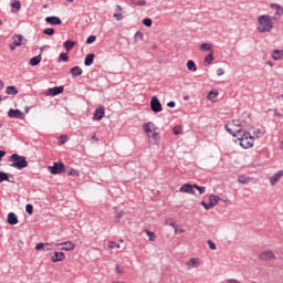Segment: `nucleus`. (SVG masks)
I'll use <instances>...</instances> for the list:
<instances>
[{
    "label": "nucleus",
    "instance_id": "obj_54",
    "mask_svg": "<svg viewBox=\"0 0 283 283\" xmlns=\"http://www.w3.org/2000/svg\"><path fill=\"white\" fill-rule=\"evenodd\" d=\"M224 74V70L223 69H218L217 70V76H222Z\"/></svg>",
    "mask_w": 283,
    "mask_h": 283
},
{
    "label": "nucleus",
    "instance_id": "obj_7",
    "mask_svg": "<svg viewBox=\"0 0 283 283\" xmlns=\"http://www.w3.org/2000/svg\"><path fill=\"white\" fill-rule=\"evenodd\" d=\"M150 109L156 114L163 109V104H160V99H158L156 96H153L150 99Z\"/></svg>",
    "mask_w": 283,
    "mask_h": 283
},
{
    "label": "nucleus",
    "instance_id": "obj_50",
    "mask_svg": "<svg viewBox=\"0 0 283 283\" xmlns=\"http://www.w3.org/2000/svg\"><path fill=\"white\" fill-rule=\"evenodd\" d=\"M208 245H209V249H211V251H216L217 247H216V243L211 240H208Z\"/></svg>",
    "mask_w": 283,
    "mask_h": 283
},
{
    "label": "nucleus",
    "instance_id": "obj_64",
    "mask_svg": "<svg viewBox=\"0 0 283 283\" xmlns=\"http://www.w3.org/2000/svg\"><path fill=\"white\" fill-rule=\"evenodd\" d=\"M92 140H95L96 143H98V138H96V135L92 136Z\"/></svg>",
    "mask_w": 283,
    "mask_h": 283
},
{
    "label": "nucleus",
    "instance_id": "obj_2",
    "mask_svg": "<svg viewBox=\"0 0 283 283\" xmlns=\"http://www.w3.org/2000/svg\"><path fill=\"white\" fill-rule=\"evenodd\" d=\"M9 163H12L10 167H13L14 169H25L28 167V159L25 157L19 155V154H13L8 158Z\"/></svg>",
    "mask_w": 283,
    "mask_h": 283
},
{
    "label": "nucleus",
    "instance_id": "obj_62",
    "mask_svg": "<svg viewBox=\"0 0 283 283\" xmlns=\"http://www.w3.org/2000/svg\"><path fill=\"white\" fill-rule=\"evenodd\" d=\"M177 233H185V229H178L177 228Z\"/></svg>",
    "mask_w": 283,
    "mask_h": 283
},
{
    "label": "nucleus",
    "instance_id": "obj_25",
    "mask_svg": "<svg viewBox=\"0 0 283 283\" xmlns=\"http://www.w3.org/2000/svg\"><path fill=\"white\" fill-rule=\"evenodd\" d=\"M213 45L209 44V43H202L200 46H199V50L200 52H213Z\"/></svg>",
    "mask_w": 283,
    "mask_h": 283
},
{
    "label": "nucleus",
    "instance_id": "obj_48",
    "mask_svg": "<svg viewBox=\"0 0 283 283\" xmlns=\"http://www.w3.org/2000/svg\"><path fill=\"white\" fill-rule=\"evenodd\" d=\"M165 224L172 227V229H175V233H178V226L176 223L174 222L169 223V221H165Z\"/></svg>",
    "mask_w": 283,
    "mask_h": 283
},
{
    "label": "nucleus",
    "instance_id": "obj_15",
    "mask_svg": "<svg viewBox=\"0 0 283 283\" xmlns=\"http://www.w3.org/2000/svg\"><path fill=\"white\" fill-rule=\"evenodd\" d=\"M283 177V170H279L276 174H274L271 178H270V184L272 185V187H275V185H277V182H280V178Z\"/></svg>",
    "mask_w": 283,
    "mask_h": 283
},
{
    "label": "nucleus",
    "instance_id": "obj_49",
    "mask_svg": "<svg viewBox=\"0 0 283 283\" xmlns=\"http://www.w3.org/2000/svg\"><path fill=\"white\" fill-rule=\"evenodd\" d=\"M268 112H273L274 116H277L279 118H283V115L280 112H277V109L269 108Z\"/></svg>",
    "mask_w": 283,
    "mask_h": 283
},
{
    "label": "nucleus",
    "instance_id": "obj_24",
    "mask_svg": "<svg viewBox=\"0 0 283 283\" xmlns=\"http://www.w3.org/2000/svg\"><path fill=\"white\" fill-rule=\"evenodd\" d=\"M270 7H271L273 10H275V17H282V14H283V8H282V6L276 4V3H272Z\"/></svg>",
    "mask_w": 283,
    "mask_h": 283
},
{
    "label": "nucleus",
    "instance_id": "obj_18",
    "mask_svg": "<svg viewBox=\"0 0 283 283\" xmlns=\"http://www.w3.org/2000/svg\"><path fill=\"white\" fill-rule=\"evenodd\" d=\"M7 222L11 226L19 224V218H17L14 212H10L7 218Z\"/></svg>",
    "mask_w": 283,
    "mask_h": 283
},
{
    "label": "nucleus",
    "instance_id": "obj_40",
    "mask_svg": "<svg viewBox=\"0 0 283 283\" xmlns=\"http://www.w3.org/2000/svg\"><path fill=\"white\" fill-rule=\"evenodd\" d=\"M113 17L115 21H123V19H125V17L123 15V12H117Z\"/></svg>",
    "mask_w": 283,
    "mask_h": 283
},
{
    "label": "nucleus",
    "instance_id": "obj_30",
    "mask_svg": "<svg viewBox=\"0 0 283 283\" xmlns=\"http://www.w3.org/2000/svg\"><path fill=\"white\" fill-rule=\"evenodd\" d=\"M207 98L208 101H211V103H216V98H218V91H210Z\"/></svg>",
    "mask_w": 283,
    "mask_h": 283
},
{
    "label": "nucleus",
    "instance_id": "obj_8",
    "mask_svg": "<svg viewBox=\"0 0 283 283\" xmlns=\"http://www.w3.org/2000/svg\"><path fill=\"white\" fill-rule=\"evenodd\" d=\"M54 247H62L61 248L62 251H74V249H76V244H74V242L72 241L54 243Z\"/></svg>",
    "mask_w": 283,
    "mask_h": 283
},
{
    "label": "nucleus",
    "instance_id": "obj_42",
    "mask_svg": "<svg viewBox=\"0 0 283 283\" xmlns=\"http://www.w3.org/2000/svg\"><path fill=\"white\" fill-rule=\"evenodd\" d=\"M172 132H174V135H175V136H178V134H182V127H180V126H175V127L172 128Z\"/></svg>",
    "mask_w": 283,
    "mask_h": 283
},
{
    "label": "nucleus",
    "instance_id": "obj_36",
    "mask_svg": "<svg viewBox=\"0 0 283 283\" xmlns=\"http://www.w3.org/2000/svg\"><path fill=\"white\" fill-rule=\"evenodd\" d=\"M193 188L197 189V191H199L200 196H202V193H205L207 191L206 187L202 186H198V185H193Z\"/></svg>",
    "mask_w": 283,
    "mask_h": 283
},
{
    "label": "nucleus",
    "instance_id": "obj_21",
    "mask_svg": "<svg viewBox=\"0 0 283 283\" xmlns=\"http://www.w3.org/2000/svg\"><path fill=\"white\" fill-rule=\"evenodd\" d=\"M94 59H96V55L94 53L87 54L84 60V65H86V67H90V65L94 64Z\"/></svg>",
    "mask_w": 283,
    "mask_h": 283
},
{
    "label": "nucleus",
    "instance_id": "obj_33",
    "mask_svg": "<svg viewBox=\"0 0 283 283\" xmlns=\"http://www.w3.org/2000/svg\"><path fill=\"white\" fill-rule=\"evenodd\" d=\"M238 182H240V185H249V182H251V178L245 176H239Z\"/></svg>",
    "mask_w": 283,
    "mask_h": 283
},
{
    "label": "nucleus",
    "instance_id": "obj_57",
    "mask_svg": "<svg viewBox=\"0 0 283 283\" xmlns=\"http://www.w3.org/2000/svg\"><path fill=\"white\" fill-rule=\"evenodd\" d=\"M116 12H123V7H120L119 4L116 6Z\"/></svg>",
    "mask_w": 283,
    "mask_h": 283
},
{
    "label": "nucleus",
    "instance_id": "obj_59",
    "mask_svg": "<svg viewBox=\"0 0 283 283\" xmlns=\"http://www.w3.org/2000/svg\"><path fill=\"white\" fill-rule=\"evenodd\" d=\"M6 156V151H3V150H0V163H1V160H2V158Z\"/></svg>",
    "mask_w": 283,
    "mask_h": 283
},
{
    "label": "nucleus",
    "instance_id": "obj_23",
    "mask_svg": "<svg viewBox=\"0 0 283 283\" xmlns=\"http://www.w3.org/2000/svg\"><path fill=\"white\" fill-rule=\"evenodd\" d=\"M143 129L145 132V134H147L148 138L149 135L151 134L153 129H154V123L149 122L143 125Z\"/></svg>",
    "mask_w": 283,
    "mask_h": 283
},
{
    "label": "nucleus",
    "instance_id": "obj_9",
    "mask_svg": "<svg viewBox=\"0 0 283 283\" xmlns=\"http://www.w3.org/2000/svg\"><path fill=\"white\" fill-rule=\"evenodd\" d=\"M193 185L185 184L179 188L180 193H189L190 196H196V190H193Z\"/></svg>",
    "mask_w": 283,
    "mask_h": 283
},
{
    "label": "nucleus",
    "instance_id": "obj_17",
    "mask_svg": "<svg viewBox=\"0 0 283 283\" xmlns=\"http://www.w3.org/2000/svg\"><path fill=\"white\" fill-rule=\"evenodd\" d=\"M45 22L49 23L50 25H61V23H62L60 18L56 15L46 17Z\"/></svg>",
    "mask_w": 283,
    "mask_h": 283
},
{
    "label": "nucleus",
    "instance_id": "obj_43",
    "mask_svg": "<svg viewBox=\"0 0 283 283\" xmlns=\"http://www.w3.org/2000/svg\"><path fill=\"white\" fill-rule=\"evenodd\" d=\"M44 247H51V244L50 243H38L35 245V250L41 251V249H43Z\"/></svg>",
    "mask_w": 283,
    "mask_h": 283
},
{
    "label": "nucleus",
    "instance_id": "obj_16",
    "mask_svg": "<svg viewBox=\"0 0 283 283\" xmlns=\"http://www.w3.org/2000/svg\"><path fill=\"white\" fill-rule=\"evenodd\" d=\"M13 43L17 48H21V45H24V43H27L25 38H23V35L19 34V35H13Z\"/></svg>",
    "mask_w": 283,
    "mask_h": 283
},
{
    "label": "nucleus",
    "instance_id": "obj_60",
    "mask_svg": "<svg viewBox=\"0 0 283 283\" xmlns=\"http://www.w3.org/2000/svg\"><path fill=\"white\" fill-rule=\"evenodd\" d=\"M51 245H44L45 247V251H52V243H50Z\"/></svg>",
    "mask_w": 283,
    "mask_h": 283
},
{
    "label": "nucleus",
    "instance_id": "obj_29",
    "mask_svg": "<svg viewBox=\"0 0 283 283\" xmlns=\"http://www.w3.org/2000/svg\"><path fill=\"white\" fill-rule=\"evenodd\" d=\"M64 49L66 50V52H70L74 45H76V42L72 41V40H67L64 42Z\"/></svg>",
    "mask_w": 283,
    "mask_h": 283
},
{
    "label": "nucleus",
    "instance_id": "obj_6",
    "mask_svg": "<svg viewBox=\"0 0 283 283\" xmlns=\"http://www.w3.org/2000/svg\"><path fill=\"white\" fill-rule=\"evenodd\" d=\"M259 258L263 262H272V260H277V256H275V253L271 250H264L260 253Z\"/></svg>",
    "mask_w": 283,
    "mask_h": 283
},
{
    "label": "nucleus",
    "instance_id": "obj_38",
    "mask_svg": "<svg viewBox=\"0 0 283 283\" xmlns=\"http://www.w3.org/2000/svg\"><path fill=\"white\" fill-rule=\"evenodd\" d=\"M25 211H27V213H29V216H32V213H34V206L28 203L25 206Z\"/></svg>",
    "mask_w": 283,
    "mask_h": 283
},
{
    "label": "nucleus",
    "instance_id": "obj_35",
    "mask_svg": "<svg viewBox=\"0 0 283 283\" xmlns=\"http://www.w3.org/2000/svg\"><path fill=\"white\" fill-rule=\"evenodd\" d=\"M146 235H148L150 242L156 241V234L149 230H146Z\"/></svg>",
    "mask_w": 283,
    "mask_h": 283
},
{
    "label": "nucleus",
    "instance_id": "obj_37",
    "mask_svg": "<svg viewBox=\"0 0 283 283\" xmlns=\"http://www.w3.org/2000/svg\"><path fill=\"white\" fill-rule=\"evenodd\" d=\"M43 34H46V36H54V29L53 28L44 29Z\"/></svg>",
    "mask_w": 283,
    "mask_h": 283
},
{
    "label": "nucleus",
    "instance_id": "obj_47",
    "mask_svg": "<svg viewBox=\"0 0 283 283\" xmlns=\"http://www.w3.org/2000/svg\"><path fill=\"white\" fill-rule=\"evenodd\" d=\"M123 219V211H118L115 214V221L116 222H120V220Z\"/></svg>",
    "mask_w": 283,
    "mask_h": 283
},
{
    "label": "nucleus",
    "instance_id": "obj_63",
    "mask_svg": "<svg viewBox=\"0 0 283 283\" xmlns=\"http://www.w3.org/2000/svg\"><path fill=\"white\" fill-rule=\"evenodd\" d=\"M266 65H269L270 67H273V62L268 61V62H266Z\"/></svg>",
    "mask_w": 283,
    "mask_h": 283
},
{
    "label": "nucleus",
    "instance_id": "obj_46",
    "mask_svg": "<svg viewBox=\"0 0 283 283\" xmlns=\"http://www.w3.org/2000/svg\"><path fill=\"white\" fill-rule=\"evenodd\" d=\"M11 7H13L15 10H21V1L17 0L14 1Z\"/></svg>",
    "mask_w": 283,
    "mask_h": 283
},
{
    "label": "nucleus",
    "instance_id": "obj_31",
    "mask_svg": "<svg viewBox=\"0 0 283 283\" xmlns=\"http://www.w3.org/2000/svg\"><path fill=\"white\" fill-rule=\"evenodd\" d=\"M71 74L72 76H81V74H83V70L81 66H74L71 69Z\"/></svg>",
    "mask_w": 283,
    "mask_h": 283
},
{
    "label": "nucleus",
    "instance_id": "obj_10",
    "mask_svg": "<svg viewBox=\"0 0 283 283\" xmlns=\"http://www.w3.org/2000/svg\"><path fill=\"white\" fill-rule=\"evenodd\" d=\"M65 87L63 86H55L52 88H49L45 93V96H59V94H63Z\"/></svg>",
    "mask_w": 283,
    "mask_h": 283
},
{
    "label": "nucleus",
    "instance_id": "obj_12",
    "mask_svg": "<svg viewBox=\"0 0 283 283\" xmlns=\"http://www.w3.org/2000/svg\"><path fill=\"white\" fill-rule=\"evenodd\" d=\"M105 117V108L103 106H99L98 108L95 109L93 118L94 120H103Z\"/></svg>",
    "mask_w": 283,
    "mask_h": 283
},
{
    "label": "nucleus",
    "instance_id": "obj_58",
    "mask_svg": "<svg viewBox=\"0 0 283 283\" xmlns=\"http://www.w3.org/2000/svg\"><path fill=\"white\" fill-rule=\"evenodd\" d=\"M167 106H168V107H176V102H169V103L167 104Z\"/></svg>",
    "mask_w": 283,
    "mask_h": 283
},
{
    "label": "nucleus",
    "instance_id": "obj_26",
    "mask_svg": "<svg viewBox=\"0 0 283 283\" xmlns=\"http://www.w3.org/2000/svg\"><path fill=\"white\" fill-rule=\"evenodd\" d=\"M39 63H41V54L32 57L30 61H29V65H31L32 67H36V65H39Z\"/></svg>",
    "mask_w": 283,
    "mask_h": 283
},
{
    "label": "nucleus",
    "instance_id": "obj_41",
    "mask_svg": "<svg viewBox=\"0 0 283 283\" xmlns=\"http://www.w3.org/2000/svg\"><path fill=\"white\" fill-rule=\"evenodd\" d=\"M151 19L150 18H146L143 20V25H146V28H151Z\"/></svg>",
    "mask_w": 283,
    "mask_h": 283
},
{
    "label": "nucleus",
    "instance_id": "obj_39",
    "mask_svg": "<svg viewBox=\"0 0 283 283\" xmlns=\"http://www.w3.org/2000/svg\"><path fill=\"white\" fill-rule=\"evenodd\" d=\"M108 249H120V244L114 242V241H108Z\"/></svg>",
    "mask_w": 283,
    "mask_h": 283
},
{
    "label": "nucleus",
    "instance_id": "obj_32",
    "mask_svg": "<svg viewBox=\"0 0 283 283\" xmlns=\"http://www.w3.org/2000/svg\"><path fill=\"white\" fill-rule=\"evenodd\" d=\"M7 94H9V96H17V94H19V90H17L14 86H8Z\"/></svg>",
    "mask_w": 283,
    "mask_h": 283
},
{
    "label": "nucleus",
    "instance_id": "obj_1",
    "mask_svg": "<svg viewBox=\"0 0 283 283\" xmlns=\"http://www.w3.org/2000/svg\"><path fill=\"white\" fill-rule=\"evenodd\" d=\"M273 17L269 15V14H264V15H260L258 18V23L259 25L256 27L258 32H260L261 34H264L266 32H271V30H273Z\"/></svg>",
    "mask_w": 283,
    "mask_h": 283
},
{
    "label": "nucleus",
    "instance_id": "obj_28",
    "mask_svg": "<svg viewBox=\"0 0 283 283\" xmlns=\"http://www.w3.org/2000/svg\"><path fill=\"white\" fill-rule=\"evenodd\" d=\"M186 65H187V70H189V72L198 71V66H196V62H193L192 60H189Z\"/></svg>",
    "mask_w": 283,
    "mask_h": 283
},
{
    "label": "nucleus",
    "instance_id": "obj_19",
    "mask_svg": "<svg viewBox=\"0 0 283 283\" xmlns=\"http://www.w3.org/2000/svg\"><path fill=\"white\" fill-rule=\"evenodd\" d=\"M271 59H273V61H282V59H283V51L273 50L272 54H271Z\"/></svg>",
    "mask_w": 283,
    "mask_h": 283
},
{
    "label": "nucleus",
    "instance_id": "obj_34",
    "mask_svg": "<svg viewBox=\"0 0 283 283\" xmlns=\"http://www.w3.org/2000/svg\"><path fill=\"white\" fill-rule=\"evenodd\" d=\"M10 180V177L8 176V172L0 171V182H8Z\"/></svg>",
    "mask_w": 283,
    "mask_h": 283
},
{
    "label": "nucleus",
    "instance_id": "obj_14",
    "mask_svg": "<svg viewBox=\"0 0 283 283\" xmlns=\"http://www.w3.org/2000/svg\"><path fill=\"white\" fill-rule=\"evenodd\" d=\"M200 265V259L199 258H191L187 263L186 266L188 271H191V269H196Z\"/></svg>",
    "mask_w": 283,
    "mask_h": 283
},
{
    "label": "nucleus",
    "instance_id": "obj_61",
    "mask_svg": "<svg viewBox=\"0 0 283 283\" xmlns=\"http://www.w3.org/2000/svg\"><path fill=\"white\" fill-rule=\"evenodd\" d=\"M153 138H154V140H158V133H154Z\"/></svg>",
    "mask_w": 283,
    "mask_h": 283
},
{
    "label": "nucleus",
    "instance_id": "obj_11",
    "mask_svg": "<svg viewBox=\"0 0 283 283\" xmlns=\"http://www.w3.org/2000/svg\"><path fill=\"white\" fill-rule=\"evenodd\" d=\"M248 133H251V137L254 140H258V138H262L264 136V132H262V129L255 128V127L250 128Z\"/></svg>",
    "mask_w": 283,
    "mask_h": 283
},
{
    "label": "nucleus",
    "instance_id": "obj_20",
    "mask_svg": "<svg viewBox=\"0 0 283 283\" xmlns=\"http://www.w3.org/2000/svg\"><path fill=\"white\" fill-rule=\"evenodd\" d=\"M52 262H63L65 260V253L63 252H55L54 255L51 258Z\"/></svg>",
    "mask_w": 283,
    "mask_h": 283
},
{
    "label": "nucleus",
    "instance_id": "obj_3",
    "mask_svg": "<svg viewBox=\"0 0 283 283\" xmlns=\"http://www.w3.org/2000/svg\"><path fill=\"white\" fill-rule=\"evenodd\" d=\"M224 127L228 134H231V136H234L235 138L242 135V124L240 120L234 119L232 122H228Z\"/></svg>",
    "mask_w": 283,
    "mask_h": 283
},
{
    "label": "nucleus",
    "instance_id": "obj_52",
    "mask_svg": "<svg viewBox=\"0 0 283 283\" xmlns=\"http://www.w3.org/2000/svg\"><path fill=\"white\" fill-rule=\"evenodd\" d=\"M69 176H80L78 170L71 169L70 172H69Z\"/></svg>",
    "mask_w": 283,
    "mask_h": 283
},
{
    "label": "nucleus",
    "instance_id": "obj_44",
    "mask_svg": "<svg viewBox=\"0 0 283 283\" xmlns=\"http://www.w3.org/2000/svg\"><path fill=\"white\" fill-rule=\"evenodd\" d=\"M59 61H70V57L67 56V53H61L59 56Z\"/></svg>",
    "mask_w": 283,
    "mask_h": 283
},
{
    "label": "nucleus",
    "instance_id": "obj_53",
    "mask_svg": "<svg viewBox=\"0 0 283 283\" xmlns=\"http://www.w3.org/2000/svg\"><path fill=\"white\" fill-rule=\"evenodd\" d=\"M201 205H202V207H203L207 211H209V209H212L211 206H210V203H207V202L202 201Z\"/></svg>",
    "mask_w": 283,
    "mask_h": 283
},
{
    "label": "nucleus",
    "instance_id": "obj_27",
    "mask_svg": "<svg viewBox=\"0 0 283 283\" xmlns=\"http://www.w3.org/2000/svg\"><path fill=\"white\" fill-rule=\"evenodd\" d=\"M213 61H216V56L213 51H211L208 55L205 56V63H207V65H211Z\"/></svg>",
    "mask_w": 283,
    "mask_h": 283
},
{
    "label": "nucleus",
    "instance_id": "obj_55",
    "mask_svg": "<svg viewBox=\"0 0 283 283\" xmlns=\"http://www.w3.org/2000/svg\"><path fill=\"white\" fill-rule=\"evenodd\" d=\"M136 6H147V1L139 0V1L136 2Z\"/></svg>",
    "mask_w": 283,
    "mask_h": 283
},
{
    "label": "nucleus",
    "instance_id": "obj_5",
    "mask_svg": "<svg viewBox=\"0 0 283 283\" xmlns=\"http://www.w3.org/2000/svg\"><path fill=\"white\" fill-rule=\"evenodd\" d=\"M48 170L53 176H56L59 174H63L65 171V164L64 163H54L53 166H49Z\"/></svg>",
    "mask_w": 283,
    "mask_h": 283
},
{
    "label": "nucleus",
    "instance_id": "obj_56",
    "mask_svg": "<svg viewBox=\"0 0 283 283\" xmlns=\"http://www.w3.org/2000/svg\"><path fill=\"white\" fill-rule=\"evenodd\" d=\"M116 272L119 273V275L123 273V270L120 269V265H116Z\"/></svg>",
    "mask_w": 283,
    "mask_h": 283
},
{
    "label": "nucleus",
    "instance_id": "obj_45",
    "mask_svg": "<svg viewBox=\"0 0 283 283\" xmlns=\"http://www.w3.org/2000/svg\"><path fill=\"white\" fill-rule=\"evenodd\" d=\"M96 41V35H91L87 38L86 43L87 45H92Z\"/></svg>",
    "mask_w": 283,
    "mask_h": 283
},
{
    "label": "nucleus",
    "instance_id": "obj_51",
    "mask_svg": "<svg viewBox=\"0 0 283 283\" xmlns=\"http://www.w3.org/2000/svg\"><path fill=\"white\" fill-rule=\"evenodd\" d=\"M227 283H242L240 280L238 279H228L226 280Z\"/></svg>",
    "mask_w": 283,
    "mask_h": 283
},
{
    "label": "nucleus",
    "instance_id": "obj_13",
    "mask_svg": "<svg viewBox=\"0 0 283 283\" xmlns=\"http://www.w3.org/2000/svg\"><path fill=\"white\" fill-rule=\"evenodd\" d=\"M8 116L9 118H23V116L25 115L23 114V112H21V109L10 108L8 112Z\"/></svg>",
    "mask_w": 283,
    "mask_h": 283
},
{
    "label": "nucleus",
    "instance_id": "obj_22",
    "mask_svg": "<svg viewBox=\"0 0 283 283\" xmlns=\"http://www.w3.org/2000/svg\"><path fill=\"white\" fill-rule=\"evenodd\" d=\"M220 202V197H218L217 195H210L209 197V205L210 207L213 209V207H216V205H218Z\"/></svg>",
    "mask_w": 283,
    "mask_h": 283
},
{
    "label": "nucleus",
    "instance_id": "obj_4",
    "mask_svg": "<svg viewBox=\"0 0 283 283\" xmlns=\"http://www.w3.org/2000/svg\"><path fill=\"white\" fill-rule=\"evenodd\" d=\"M240 146L243 149H251L253 147L255 139L251 136V133L243 132L242 135L239 137Z\"/></svg>",
    "mask_w": 283,
    "mask_h": 283
}]
</instances>
